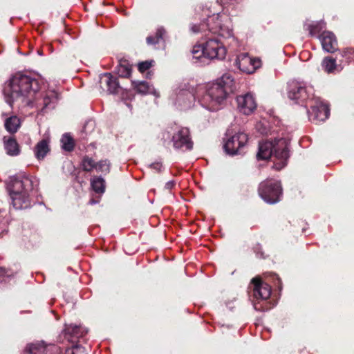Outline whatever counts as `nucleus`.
Instances as JSON below:
<instances>
[{
  "instance_id": "nucleus-1",
  "label": "nucleus",
  "mask_w": 354,
  "mask_h": 354,
  "mask_svg": "<svg viewBox=\"0 0 354 354\" xmlns=\"http://www.w3.org/2000/svg\"><path fill=\"white\" fill-rule=\"evenodd\" d=\"M3 93L10 106L15 102L35 108L41 114L54 109L58 102V94L54 91H43L41 81L22 73H17L5 84Z\"/></svg>"
},
{
  "instance_id": "nucleus-2",
  "label": "nucleus",
  "mask_w": 354,
  "mask_h": 354,
  "mask_svg": "<svg viewBox=\"0 0 354 354\" xmlns=\"http://www.w3.org/2000/svg\"><path fill=\"white\" fill-rule=\"evenodd\" d=\"M287 90L288 98L296 104H301L308 100L310 110L308 109L307 113L311 122L318 124L328 118L330 109L328 104L319 97L313 96V87L304 82L292 81L288 83Z\"/></svg>"
},
{
  "instance_id": "nucleus-3",
  "label": "nucleus",
  "mask_w": 354,
  "mask_h": 354,
  "mask_svg": "<svg viewBox=\"0 0 354 354\" xmlns=\"http://www.w3.org/2000/svg\"><path fill=\"white\" fill-rule=\"evenodd\" d=\"M234 89L232 74L225 73L216 82L207 85L203 91L198 93V102L205 109L216 111L227 94L233 92Z\"/></svg>"
},
{
  "instance_id": "nucleus-4",
  "label": "nucleus",
  "mask_w": 354,
  "mask_h": 354,
  "mask_svg": "<svg viewBox=\"0 0 354 354\" xmlns=\"http://www.w3.org/2000/svg\"><path fill=\"white\" fill-rule=\"evenodd\" d=\"M37 186V180L24 174L10 178L7 188L15 209H26L31 206L30 193Z\"/></svg>"
},
{
  "instance_id": "nucleus-5",
  "label": "nucleus",
  "mask_w": 354,
  "mask_h": 354,
  "mask_svg": "<svg viewBox=\"0 0 354 354\" xmlns=\"http://www.w3.org/2000/svg\"><path fill=\"white\" fill-rule=\"evenodd\" d=\"M289 142V140L284 138L275 139L273 142H260L257 158L258 160H268L274 156L277 160L274 162V167L277 170H280L286 165L290 156Z\"/></svg>"
},
{
  "instance_id": "nucleus-6",
  "label": "nucleus",
  "mask_w": 354,
  "mask_h": 354,
  "mask_svg": "<svg viewBox=\"0 0 354 354\" xmlns=\"http://www.w3.org/2000/svg\"><path fill=\"white\" fill-rule=\"evenodd\" d=\"M227 50L225 44L218 38H208L201 44L195 45L192 50L194 62L201 64H206L207 60H223L226 56Z\"/></svg>"
},
{
  "instance_id": "nucleus-7",
  "label": "nucleus",
  "mask_w": 354,
  "mask_h": 354,
  "mask_svg": "<svg viewBox=\"0 0 354 354\" xmlns=\"http://www.w3.org/2000/svg\"><path fill=\"white\" fill-rule=\"evenodd\" d=\"M231 26L230 19L227 15L216 14L209 16L205 22L192 25L191 30L194 33L207 30L223 38H229L233 35Z\"/></svg>"
},
{
  "instance_id": "nucleus-8",
  "label": "nucleus",
  "mask_w": 354,
  "mask_h": 354,
  "mask_svg": "<svg viewBox=\"0 0 354 354\" xmlns=\"http://www.w3.org/2000/svg\"><path fill=\"white\" fill-rule=\"evenodd\" d=\"M162 140L167 142L173 143V147L176 150L185 151L191 150L193 142L191 140L189 131L187 128L175 127H169L162 133Z\"/></svg>"
},
{
  "instance_id": "nucleus-9",
  "label": "nucleus",
  "mask_w": 354,
  "mask_h": 354,
  "mask_svg": "<svg viewBox=\"0 0 354 354\" xmlns=\"http://www.w3.org/2000/svg\"><path fill=\"white\" fill-rule=\"evenodd\" d=\"M194 89L188 83H180L174 90L171 100L176 108L187 110L191 108L195 100Z\"/></svg>"
},
{
  "instance_id": "nucleus-10",
  "label": "nucleus",
  "mask_w": 354,
  "mask_h": 354,
  "mask_svg": "<svg viewBox=\"0 0 354 354\" xmlns=\"http://www.w3.org/2000/svg\"><path fill=\"white\" fill-rule=\"evenodd\" d=\"M253 297L255 299L253 306L257 311H265L270 309L266 304H261V301H264L270 298L271 295V287L267 283H264L259 277L253 278L251 281Z\"/></svg>"
},
{
  "instance_id": "nucleus-11",
  "label": "nucleus",
  "mask_w": 354,
  "mask_h": 354,
  "mask_svg": "<svg viewBox=\"0 0 354 354\" xmlns=\"http://www.w3.org/2000/svg\"><path fill=\"white\" fill-rule=\"evenodd\" d=\"M225 137L223 148L226 153L235 156L241 155L243 153V148L248 140L246 133L241 131L233 133L231 129H227Z\"/></svg>"
},
{
  "instance_id": "nucleus-12",
  "label": "nucleus",
  "mask_w": 354,
  "mask_h": 354,
  "mask_svg": "<svg viewBox=\"0 0 354 354\" xmlns=\"http://www.w3.org/2000/svg\"><path fill=\"white\" fill-rule=\"evenodd\" d=\"M259 194L267 203H277L282 196V188L280 182L273 180H266L261 182L259 187Z\"/></svg>"
},
{
  "instance_id": "nucleus-13",
  "label": "nucleus",
  "mask_w": 354,
  "mask_h": 354,
  "mask_svg": "<svg viewBox=\"0 0 354 354\" xmlns=\"http://www.w3.org/2000/svg\"><path fill=\"white\" fill-rule=\"evenodd\" d=\"M235 64L241 71L250 74L260 66V60L251 58L248 53H243L236 57Z\"/></svg>"
},
{
  "instance_id": "nucleus-14",
  "label": "nucleus",
  "mask_w": 354,
  "mask_h": 354,
  "mask_svg": "<svg viewBox=\"0 0 354 354\" xmlns=\"http://www.w3.org/2000/svg\"><path fill=\"white\" fill-rule=\"evenodd\" d=\"M238 110L244 115H250L257 108V103L254 95L247 93L236 97Z\"/></svg>"
},
{
  "instance_id": "nucleus-15",
  "label": "nucleus",
  "mask_w": 354,
  "mask_h": 354,
  "mask_svg": "<svg viewBox=\"0 0 354 354\" xmlns=\"http://www.w3.org/2000/svg\"><path fill=\"white\" fill-rule=\"evenodd\" d=\"M26 352L28 354H60L61 349L55 344L45 345L42 342L28 345Z\"/></svg>"
},
{
  "instance_id": "nucleus-16",
  "label": "nucleus",
  "mask_w": 354,
  "mask_h": 354,
  "mask_svg": "<svg viewBox=\"0 0 354 354\" xmlns=\"http://www.w3.org/2000/svg\"><path fill=\"white\" fill-rule=\"evenodd\" d=\"M64 333L68 341L74 343L77 339L84 337L88 330L82 325L69 324L65 325Z\"/></svg>"
},
{
  "instance_id": "nucleus-17",
  "label": "nucleus",
  "mask_w": 354,
  "mask_h": 354,
  "mask_svg": "<svg viewBox=\"0 0 354 354\" xmlns=\"http://www.w3.org/2000/svg\"><path fill=\"white\" fill-rule=\"evenodd\" d=\"M324 50L333 53L337 49V41L335 35L330 31H324L319 36Z\"/></svg>"
},
{
  "instance_id": "nucleus-18",
  "label": "nucleus",
  "mask_w": 354,
  "mask_h": 354,
  "mask_svg": "<svg viewBox=\"0 0 354 354\" xmlns=\"http://www.w3.org/2000/svg\"><path fill=\"white\" fill-rule=\"evenodd\" d=\"M100 83L104 84L107 87L109 93H116L119 88L117 78L113 77L110 73H104L100 77Z\"/></svg>"
},
{
  "instance_id": "nucleus-19",
  "label": "nucleus",
  "mask_w": 354,
  "mask_h": 354,
  "mask_svg": "<svg viewBox=\"0 0 354 354\" xmlns=\"http://www.w3.org/2000/svg\"><path fill=\"white\" fill-rule=\"evenodd\" d=\"M4 148L6 153L10 156H16L19 154L20 149L17 141L11 137H4Z\"/></svg>"
},
{
  "instance_id": "nucleus-20",
  "label": "nucleus",
  "mask_w": 354,
  "mask_h": 354,
  "mask_svg": "<svg viewBox=\"0 0 354 354\" xmlns=\"http://www.w3.org/2000/svg\"><path fill=\"white\" fill-rule=\"evenodd\" d=\"M49 142L46 139L40 140L34 149L35 157L38 160H42L50 151Z\"/></svg>"
},
{
  "instance_id": "nucleus-21",
  "label": "nucleus",
  "mask_w": 354,
  "mask_h": 354,
  "mask_svg": "<svg viewBox=\"0 0 354 354\" xmlns=\"http://www.w3.org/2000/svg\"><path fill=\"white\" fill-rule=\"evenodd\" d=\"M133 89L139 94L147 95L154 93V88L146 81H132Z\"/></svg>"
},
{
  "instance_id": "nucleus-22",
  "label": "nucleus",
  "mask_w": 354,
  "mask_h": 354,
  "mask_svg": "<svg viewBox=\"0 0 354 354\" xmlns=\"http://www.w3.org/2000/svg\"><path fill=\"white\" fill-rule=\"evenodd\" d=\"M166 31L163 27H158L156 30L155 35H150L147 37V43L149 45H156L161 41H164V35Z\"/></svg>"
},
{
  "instance_id": "nucleus-23",
  "label": "nucleus",
  "mask_w": 354,
  "mask_h": 354,
  "mask_svg": "<svg viewBox=\"0 0 354 354\" xmlns=\"http://www.w3.org/2000/svg\"><path fill=\"white\" fill-rule=\"evenodd\" d=\"M326 27V24L323 21L313 22L311 24L306 23L304 28L309 30L311 36L315 35Z\"/></svg>"
},
{
  "instance_id": "nucleus-24",
  "label": "nucleus",
  "mask_w": 354,
  "mask_h": 354,
  "mask_svg": "<svg viewBox=\"0 0 354 354\" xmlns=\"http://www.w3.org/2000/svg\"><path fill=\"white\" fill-rule=\"evenodd\" d=\"M322 66L327 73H333L337 67L336 59L331 57H326L322 60Z\"/></svg>"
},
{
  "instance_id": "nucleus-25",
  "label": "nucleus",
  "mask_w": 354,
  "mask_h": 354,
  "mask_svg": "<svg viewBox=\"0 0 354 354\" xmlns=\"http://www.w3.org/2000/svg\"><path fill=\"white\" fill-rule=\"evenodd\" d=\"M20 126V120L17 116H11L5 121V128L10 133H15Z\"/></svg>"
},
{
  "instance_id": "nucleus-26",
  "label": "nucleus",
  "mask_w": 354,
  "mask_h": 354,
  "mask_svg": "<svg viewBox=\"0 0 354 354\" xmlns=\"http://www.w3.org/2000/svg\"><path fill=\"white\" fill-rule=\"evenodd\" d=\"M116 71L119 76L128 77L131 73V67L126 61H120L116 67Z\"/></svg>"
},
{
  "instance_id": "nucleus-27",
  "label": "nucleus",
  "mask_w": 354,
  "mask_h": 354,
  "mask_svg": "<svg viewBox=\"0 0 354 354\" xmlns=\"http://www.w3.org/2000/svg\"><path fill=\"white\" fill-rule=\"evenodd\" d=\"M93 189L98 194H102L105 189V182L102 177H94L91 180Z\"/></svg>"
},
{
  "instance_id": "nucleus-28",
  "label": "nucleus",
  "mask_w": 354,
  "mask_h": 354,
  "mask_svg": "<svg viewBox=\"0 0 354 354\" xmlns=\"http://www.w3.org/2000/svg\"><path fill=\"white\" fill-rule=\"evenodd\" d=\"M61 142L62 145V149L65 151H71L74 148L73 139L68 133H65L62 136Z\"/></svg>"
},
{
  "instance_id": "nucleus-29",
  "label": "nucleus",
  "mask_w": 354,
  "mask_h": 354,
  "mask_svg": "<svg viewBox=\"0 0 354 354\" xmlns=\"http://www.w3.org/2000/svg\"><path fill=\"white\" fill-rule=\"evenodd\" d=\"M111 167V163L108 160H102L96 162L95 171L97 172H101L106 174L109 173Z\"/></svg>"
},
{
  "instance_id": "nucleus-30",
  "label": "nucleus",
  "mask_w": 354,
  "mask_h": 354,
  "mask_svg": "<svg viewBox=\"0 0 354 354\" xmlns=\"http://www.w3.org/2000/svg\"><path fill=\"white\" fill-rule=\"evenodd\" d=\"M96 162L91 158L85 156L82 160V167L84 171H91L95 169Z\"/></svg>"
},
{
  "instance_id": "nucleus-31",
  "label": "nucleus",
  "mask_w": 354,
  "mask_h": 354,
  "mask_svg": "<svg viewBox=\"0 0 354 354\" xmlns=\"http://www.w3.org/2000/svg\"><path fill=\"white\" fill-rule=\"evenodd\" d=\"M95 129V122L93 120L87 121L81 131V138L85 139L87 136L91 134Z\"/></svg>"
},
{
  "instance_id": "nucleus-32",
  "label": "nucleus",
  "mask_w": 354,
  "mask_h": 354,
  "mask_svg": "<svg viewBox=\"0 0 354 354\" xmlns=\"http://www.w3.org/2000/svg\"><path fill=\"white\" fill-rule=\"evenodd\" d=\"M14 276V272L10 269L0 267V282H6Z\"/></svg>"
},
{
  "instance_id": "nucleus-33",
  "label": "nucleus",
  "mask_w": 354,
  "mask_h": 354,
  "mask_svg": "<svg viewBox=\"0 0 354 354\" xmlns=\"http://www.w3.org/2000/svg\"><path fill=\"white\" fill-rule=\"evenodd\" d=\"M67 354H85L84 348L75 344L73 345L72 348H68L66 350Z\"/></svg>"
},
{
  "instance_id": "nucleus-34",
  "label": "nucleus",
  "mask_w": 354,
  "mask_h": 354,
  "mask_svg": "<svg viewBox=\"0 0 354 354\" xmlns=\"http://www.w3.org/2000/svg\"><path fill=\"white\" fill-rule=\"evenodd\" d=\"M153 62V61H145V62L139 63L138 66V70L141 73L146 71L147 70H148L151 68Z\"/></svg>"
},
{
  "instance_id": "nucleus-35",
  "label": "nucleus",
  "mask_w": 354,
  "mask_h": 354,
  "mask_svg": "<svg viewBox=\"0 0 354 354\" xmlns=\"http://www.w3.org/2000/svg\"><path fill=\"white\" fill-rule=\"evenodd\" d=\"M149 167L155 170L156 172H160L162 171V165L160 162H155L149 165Z\"/></svg>"
},
{
  "instance_id": "nucleus-36",
  "label": "nucleus",
  "mask_w": 354,
  "mask_h": 354,
  "mask_svg": "<svg viewBox=\"0 0 354 354\" xmlns=\"http://www.w3.org/2000/svg\"><path fill=\"white\" fill-rule=\"evenodd\" d=\"M176 185V182L174 180H169L167 183H166L165 185V189L170 190L171 189Z\"/></svg>"
},
{
  "instance_id": "nucleus-37",
  "label": "nucleus",
  "mask_w": 354,
  "mask_h": 354,
  "mask_svg": "<svg viewBox=\"0 0 354 354\" xmlns=\"http://www.w3.org/2000/svg\"><path fill=\"white\" fill-rule=\"evenodd\" d=\"M270 275L274 280H276L277 281V283H279V288L281 289V279H279V277L274 273L271 274Z\"/></svg>"
},
{
  "instance_id": "nucleus-38",
  "label": "nucleus",
  "mask_w": 354,
  "mask_h": 354,
  "mask_svg": "<svg viewBox=\"0 0 354 354\" xmlns=\"http://www.w3.org/2000/svg\"><path fill=\"white\" fill-rule=\"evenodd\" d=\"M218 1L220 2V3H221L223 5H225V4L232 3V2H235L237 0H218Z\"/></svg>"
},
{
  "instance_id": "nucleus-39",
  "label": "nucleus",
  "mask_w": 354,
  "mask_h": 354,
  "mask_svg": "<svg viewBox=\"0 0 354 354\" xmlns=\"http://www.w3.org/2000/svg\"><path fill=\"white\" fill-rule=\"evenodd\" d=\"M99 203V200H95L94 198H92L89 201L88 204L90 205H95Z\"/></svg>"
},
{
  "instance_id": "nucleus-40",
  "label": "nucleus",
  "mask_w": 354,
  "mask_h": 354,
  "mask_svg": "<svg viewBox=\"0 0 354 354\" xmlns=\"http://www.w3.org/2000/svg\"><path fill=\"white\" fill-rule=\"evenodd\" d=\"M2 215H1V212L0 211V222L1 221V219H2Z\"/></svg>"
}]
</instances>
